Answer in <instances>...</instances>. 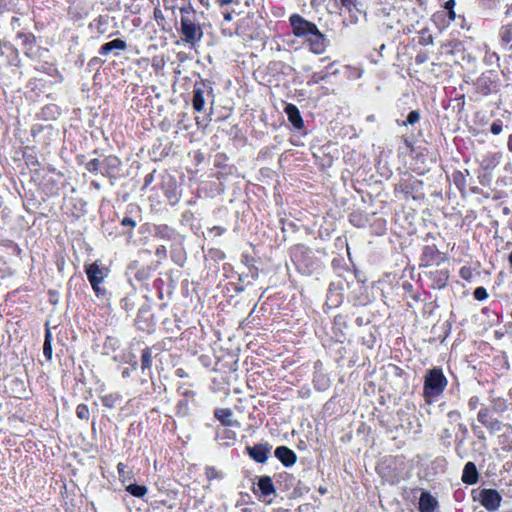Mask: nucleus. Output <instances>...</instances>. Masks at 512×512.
I'll return each instance as SVG.
<instances>
[{"label":"nucleus","mask_w":512,"mask_h":512,"mask_svg":"<svg viewBox=\"0 0 512 512\" xmlns=\"http://www.w3.org/2000/svg\"><path fill=\"white\" fill-rule=\"evenodd\" d=\"M447 386V379L441 369L433 368L427 371L424 377L423 396L431 404L443 393Z\"/></svg>","instance_id":"1"},{"label":"nucleus","mask_w":512,"mask_h":512,"mask_svg":"<svg viewBox=\"0 0 512 512\" xmlns=\"http://www.w3.org/2000/svg\"><path fill=\"white\" fill-rule=\"evenodd\" d=\"M180 13H188V9L182 7L180 8ZM180 24V33L182 35V40L185 43L194 46L195 44L201 41L203 37V31L199 23H197L194 19H191L188 16L182 15L180 19Z\"/></svg>","instance_id":"2"},{"label":"nucleus","mask_w":512,"mask_h":512,"mask_svg":"<svg viewBox=\"0 0 512 512\" xmlns=\"http://www.w3.org/2000/svg\"><path fill=\"white\" fill-rule=\"evenodd\" d=\"M211 98V103L214 102L213 88L210 83L202 81L196 83L193 88L192 105L197 112L204 110L206 100Z\"/></svg>","instance_id":"3"},{"label":"nucleus","mask_w":512,"mask_h":512,"mask_svg":"<svg viewBox=\"0 0 512 512\" xmlns=\"http://www.w3.org/2000/svg\"><path fill=\"white\" fill-rule=\"evenodd\" d=\"M290 25L293 30V34L298 38H308L311 34L316 31L317 26L306 20L299 14H293L289 18Z\"/></svg>","instance_id":"4"},{"label":"nucleus","mask_w":512,"mask_h":512,"mask_svg":"<svg viewBox=\"0 0 512 512\" xmlns=\"http://www.w3.org/2000/svg\"><path fill=\"white\" fill-rule=\"evenodd\" d=\"M429 274L433 279L432 286L434 288H444L449 279L448 261L444 257H441L440 261L437 263V268L430 270Z\"/></svg>","instance_id":"5"},{"label":"nucleus","mask_w":512,"mask_h":512,"mask_svg":"<svg viewBox=\"0 0 512 512\" xmlns=\"http://www.w3.org/2000/svg\"><path fill=\"white\" fill-rule=\"evenodd\" d=\"M501 495L494 489H483L479 494L481 504L489 511H495L501 503Z\"/></svg>","instance_id":"6"},{"label":"nucleus","mask_w":512,"mask_h":512,"mask_svg":"<svg viewBox=\"0 0 512 512\" xmlns=\"http://www.w3.org/2000/svg\"><path fill=\"white\" fill-rule=\"evenodd\" d=\"M86 273L96 294L102 295L104 290L101 289L100 283L105 276L103 269H101L97 263H93L86 269Z\"/></svg>","instance_id":"7"},{"label":"nucleus","mask_w":512,"mask_h":512,"mask_svg":"<svg viewBox=\"0 0 512 512\" xmlns=\"http://www.w3.org/2000/svg\"><path fill=\"white\" fill-rule=\"evenodd\" d=\"M306 41L310 45V49L315 54H322L326 48V37L322 34L318 28L314 31L311 36L306 38Z\"/></svg>","instance_id":"8"},{"label":"nucleus","mask_w":512,"mask_h":512,"mask_svg":"<svg viewBox=\"0 0 512 512\" xmlns=\"http://www.w3.org/2000/svg\"><path fill=\"white\" fill-rule=\"evenodd\" d=\"M289 122L293 125L295 129H302L304 126L303 119L301 117L300 111L294 104H287L284 109Z\"/></svg>","instance_id":"9"},{"label":"nucleus","mask_w":512,"mask_h":512,"mask_svg":"<svg viewBox=\"0 0 512 512\" xmlns=\"http://www.w3.org/2000/svg\"><path fill=\"white\" fill-rule=\"evenodd\" d=\"M438 501L428 492H422L419 499V512H434Z\"/></svg>","instance_id":"10"},{"label":"nucleus","mask_w":512,"mask_h":512,"mask_svg":"<svg viewBox=\"0 0 512 512\" xmlns=\"http://www.w3.org/2000/svg\"><path fill=\"white\" fill-rule=\"evenodd\" d=\"M275 456L285 465L291 466L296 462V454L286 446H280L275 449Z\"/></svg>","instance_id":"11"},{"label":"nucleus","mask_w":512,"mask_h":512,"mask_svg":"<svg viewBox=\"0 0 512 512\" xmlns=\"http://www.w3.org/2000/svg\"><path fill=\"white\" fill-rule=\"evenodd\" d=\"M249 455L257 462L264 463L267 460V454L269 453V448L266 445L258 444L253 447H248Z\"/></svg>","instance_id":"12"},{"label":"nucleus","mask_w":512,"mask_h":512,"mask_svg":"<svg viewBox=\"0 0 512 512\" xmlns=\"http://www.w3.org/2000/svg\"><path fill=\"white\" fill-rule=\"evenodd\" d=\"M462 481L470 485L478 481V472L474 463H466L463 470Z\"/></svg>","instance_id":"13"},{"label":"nucleus","mask_w":512,"mask_h":512,"mask_svg":"<svg viewBox=\"0 0 512 512\" xmlns=\"http://www.w3.org/2000/svg\"><path fill=\"white\" fill-rule=\"evenodd\" d=\"M499 37L502 45L512 48V20L501 27Z\"/></svg>","instance_id":"14"},{"label":"nucleus","mask_w":512,"mask_h":512,"mask_svg":"<svg viewBox=\"0 0 512 512\" xmlns=\"http://www.w3.org/2000/svg\"><path fill=\"white\" fill-rule=\"evenodd\" d=\"M126 47H127V45H126L125 41H123L121 39H114L110 42L103 44L99 49V53L101 55H107L110 52H112L114 49L125 50Z\"/></svg>","instance_id":"15"},{"label":"nucleus","mask_w":512,"mask_h":512,"mask_svg":"<svg viewBox=\"0 0 512 512\" xmlns=\"http://www.w3.org/2000/svg\"><path fill=\"white\" fill-rule=\"evenodd\" d=\"M258 487L263 496H270L275 493L272 479L269 476H262L258 481Z\"/></svg>","instance_id":"16"},{"label":"nucleus","mask_w":512,"mask_h":512,"mask_svg":"<svg viewBox=\"0 0 512 512\" xmlns=\"http://www.w3.org/2000/svg\"><path fill=\"white\" fill-rule=\"evenodd\" d=\"M215 417L225 426L232 425V411L228 408L217 409Z\"/></svg>","instance_id":"17"},{"label":"nucleus","mask_w":512,"mask_h":512,"mask_svg":"<svg viewBox=\"0 0 512 512\" xmlns=\"http://www.w3.org/2000/svg\"><path fill=\"white\" fill-rule=\"evenodd\" d=\"M51 342H52V335H51L49 327L47 326L46 333H45V341H44V345H43V354L47 358V360L52 359Z\"/></svg>","instance_id":"18"},{"label":"nucleus","mask_w":512,"mask_h":512,"mask_svg":"<svg viewBox=\"0 0 512 512\" xmlns=\"http://www.w3.org/2000/svg\"><path fill=\"white\" fill-rule=\"evenodd\" d=\"M478 421L487 426L490 429H496L498 427L497 421H491L489 419V412L488 410H480L478 413Z\"/></svg>","instance_id":"19"},{"label":"nucleus","mask_w":512,"mask_h":512,"mask_svg":"<svg viewBox=\"0 0 512 512\" xmlns=\"http://www.w3.org/2000/svg\"><path fill=\"white\" fill-rule=\"evenodd\" d=\"M117 471H118V474H119V478H120V480H121L123 483H125V482H129V481H131V480H132V478H133V473H132V471H131V470H129V469L127 468V466H126L124 463H122V462L118 463V465H117Z\"/></svg>","instance_id":"20"},{"label":"nucleus","mask_w":512,"mask_h":512,"mask_svg":"<svg viewBox=\"0 0 512 512\" xmlns=\"http://www.w3.org/2000/svg\"><path fill=\"white\" fill-rule=\"evenodd\" d=\"M126 490L133 496L135 497H143L146 493H147V488L146 486H141V485H137V484H129L127 487H126Z\"/></svg>","instance_id":"21"},{"label":"nucleus","mask_w":512,"mask_h":512,"mask_svg":"<svg viewBox=\"0 0 512 512\" xmlns=\"http://www.w3.org/2000/svg\"><path fill=\"white\" fill-rule=\"evenodd\" d=\"M420 120V112L418 110L411 111L408 115L406 120L402 121L401 123L397 121L399 125L407 126V125H415Z\"/></svg>","instance_id":"22"},{"label":"nucleus","mask_w":512,"mask_h":512,"mask_svg":"<svg viewBox=\"0 0 512 512\" xmlns=\"http://www.w3.org/2000/svg\"><path fill=\"white\" fill-rule=\"evenodd\" d=\"M152 363V354L150 349L146 348L142 352L141 356V367L142 370L149 369Z\"/></svg>","instance_id":"23"},{"label":"nucleus","mask_w":512,"mask_h":512,"mask_svg":"<svg viewBox=\"0 0 512 512\" xmlns=\"http://www.w3.org/2000/svg\"><path fill=\"white\" fill-rule=\"evenodd\" d=\"M15 52V49L13 45L7 41H0V54L7 56L9 58L11 55H13Z\"/></svg>","instance_id":"24"},{"label":"nucleus","mask_w":512,"mask_h":512,"mask_svg":"<svg viewBox=\"0 0 512 512\" xmlns=\"http://www.w3.org/2000/svg\"><path fill=\"white\" fill-rule=\"evenodd\" d=\"M419 44L423 46L432 45L433 44V36L428 33L427 29H423L420 32Z\"/></svg>","instance_id":"25"},{"label":"nucleus","mask_w":512,"mask_h":512,"mask_svg":"<svg viewBox=\"0 0 512 512\" xmlns=\"http://www.w3.org/2000/svg\"><path fill=\"white\" fill-rule=\"evenodd\" d=\"M76 415L81 420H88L90 412H89L87 405H85V404L78 405L76 408Z\"/></svg>","instance_id":"26"},{"label":"nucleus","mask_w":512,"mask_h":512,"mask_svg":"<svg viewBox=\"0 0 512 512\" xmlns=\"http://www.w3.org/2000/svg\"><path fill=\"white\" fill-rule=\"evenodd\" d=\"M444 7L447 10L449 20H451V21L455 20V18H456V14H455V11H454L455 0H448L445 3Z\"/></svg>","instance_id":"27"},{"label":"nucleus","mask_w":512,"mask_h":512,"mask_svg":"<svg viewBox=\"0 0 512 512\" xmlns=\"http://www.w3.org/2000/svg\"><path fill=\"white\" fill-rule=\"evenodd\" d=\"M474 297L479 301H483L488 297V293L484 287H478L474 291Z\"/></svg>","instance_id":"28"},{"label":"nucleus","mask_w":512,"mask_h":512,"mask_svg":"<svg viewBox=\"0 0 512 512\" xmlns=\"http://www.w3.org/2000/svg\"><path fill=\"white\" fill-rule=\"evenodd\" d=\"M503 130V124L501 120L494 121L491 124L490 131L494 135H499Z\"/></svg>","instance_id":"29"},{"label":"nucleus","mask_w":512,"mask_h":512,"mask_svg":"<svg viewBox=\"0 0 512 512\" xmlns=\"http://www.w3.org/2000/svg\"><path fill=\"white\" fill-rule=\"evenodd\" d=\"M460 276L463 279L467 280V281H471V279L473 277V273H472L471 268L470 267H466V266L462 267L460 269Z\"/></svg>","instance_id":"30"},{"label":"nucleus","mask_w":512,"mask_h":512,"mask_svg":"<svg viewBox=\"0 0 512 512\" xmlns=\"http://www.w3.org/2000/svg\"><path fill=\"white\" fill-rule=\"evenodd\" d=\"M115 401H116V398L113 397L112 395H107L102 398V402H103L104 406L109 407V408H113L115 406Z\"/></svg>","instance_id":"31"},{"label":"nucleus","mask_w":512,"mask_h":512,"mask_svg":"<svg viewBox=\"0 0 512 512\" xmlns=\"http://www.w3.org/2000/svg\"><path fill=\"white\" fill-rule=\"evenodd\" d=\"M485 59L486 61H488L489 63H493L494 61L495 62H498L499 61V56L497 55V53L495 52H489L488 50L486 51V55H485Z\"/></svg>","instance_id":"32"},{"label":"nucleus","mask_w":512,"mask_h":512,"mask_svg":"<svg viewBox=\"0 0 512 512\" xmlns=\"http://www.w3.org/2000/svg\"><path fill=\"white\" fill-rule=\"evenodd\" d=\"M121 224L123 226H130L131 228H134L136 226V222L131 219V218H128V217H125L122 221H121Z\"/></svg>","instance_id":"33"},{"label":"nucleus","mask_w":512,"mask_h":512,"mask_svg":"<svg viewBox=\"0 0 512 512\" xmlns=\"http://www.w3.org/2000/svg\"><path fill=\"white\" fill-rule=\"evenodd\" d=\"M325 78V75H322L320 73H314L311 78V82L318 83L319 81L323 80Z\"/></svg>","instance_id":"34"},{"label":"nucleus","mask_w":512,"mask_h":512,"mask_svg":"<svg viewBox=\"0 0 512 512\" xmlns=\"http://www.w3.org/2000/svg\"><path fill=\"white\" fill-rule=\"evenodd\" d=\"M342 5L348 9L355 6L356 0H340Z\"/></svg>","instance_id":"35"},{"label":"nucleus","mask_w":512,"mask_h":512,"mask_svg":"<svg viewBox=\"0 0 512 512\" xmlns=\"http://www.w3.org/2000/svg\"><path fill=\"white\" fill-rule=\"evenodd\" d=\"M210 231L214 232L216 235H221L223 234L224 229L220 226H214Z\"/></svg>","instance_id":"36"},{"label":"nucleus","mask_w":512,"mask_h":512,"mask_svg":"<svg viewBox=\"0 0 512 512\" xmlns=\"http://www.w3.org/2000/svg\"><path fill=\"white\" fill-rule=\"evenodd\" d=\"M417 64H422L426 61V56L422 54H418L415 58Z\"/></svg>","instance_id":"37"},{"label":"nucleus","mask_w":512,"mask_h":512,"mask_svg":"<svg viewBox=\"0 0 512 512\" xmlns=\"http://www.w3.org/2000/svg\"><path fill=\"white\" fill-rule=\"evenodd\" d=\"M223 17L226 22H230L232 20V14L229 11L224 12Z\"/></svg>","instance_id":"38"},{"label":"nucleus","mask_w":512,"mask_h":512,"mask_svg":"<svg viewBox=\"0 0 512 512\" xmlns=\"http://www.w3.org/2000/svg\"><path fill=\"white\" fill-rule=\"evenodd\" d=\"M376 120L375 115L371 114L366 117V121L368 122H374Z\"/></svg>","instance_id":"39"},{"label":"nucleus","mask_w":512,"mask_h":512,"mask_svg":"<svg viewBox=\"0 0 512 512\" xmlns=\"http://www.w3.org/2000/svg\"><path fill=\"white\" fill-rule=\"evenodd\" d=\"M507 146H508V149L510 151H512V134L508 138Z\"/></svg>","instance_id":"40"},{"label":"nucleus","mask_w":512,"mask_h":512,"mask_svg":"<svg viewBox=\"0 0 512 512\" xmlns=\"http://www.w3.org/2000/svg\"><path fill=\"white\" fill-rule=\"evenodd\" d=\"M232 0H219L221 6L231 4Z\"/></svg>","instance_id":"41"},{"label":"nucleus","mask_w":512,"mask_h":512,"mask_svg":"<svg viewBox=\"0 0 512 512\" xmlns=\"http://www.w3.org/2000/svg\"><path fill=\"white\" fill-rule=\"evenodd\" d=\"M100 63V60L97 57H94L90 60L89 65H94Z\"/></svg>","instance_id":"42"},{"label":"nucleus","mask_w":512,"mask_h":512,"mask_svg":"<svg viewBox=\"0 0 512 512\" xmlns=\"http://www.w3.org/2000/svg\"><path fill=\"white\" fill-rule=\"evenodd\" d=\"M207 475H208V477H212V476L214 475V469L209 468V469L207 470Z\"/></svg>","instance_id":"43"},{"label":"nucleus","mask_w":512,"mask_h":512,"mask_svg":"<svg viewBox=\"0 0 512 512\" xmlns=\"http://www.w3.org/2000/svg\"><path fill=\"white\" fill-rule=\"evenodd\" d=\"M508 260H509V263L512 265V252L510 253Z\"/></svg>","instance_id":"44"}]
</instances>
